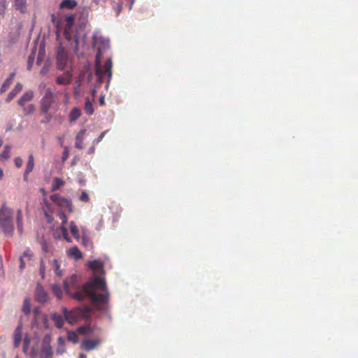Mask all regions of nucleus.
<instances>
[{
	"instance_id": "obj_32",
	"label": "nucleus",
	"mask_w": 358,
	"mask_h": 358,
	"mask_svg": "<svg viewBox=\"0 0 358 358\" xmlns=\"http://www.w3.org/2000/svg\"><path fill=\"white\" fill-rule=\"evenodd\" d=\"M52 265L55 268V273L57 276L61 277L62 275V271L60 269V265L56 259L52 260Z\"/></svg>"
},
{
	"instance_id": "obj_21",
	"label": "nucleus",
	"mask_w": 358,
	"mask_h": 358,
	"mask_svg": "<svg viewBox=\"0 0 358 358\" xmlns=\"http://www.w3.org/2000/svg\"><path fill=\"white\" fill-rule=\"evenodd\" d=\"M84 108H85V113L87 115H92L93 114L94 107H93V104L89 97L85 98Z\"/></svg>"
},
{
	"instance_id": "obj_53",
	"label": "nucleus",
	"mask_w": 358,
	"mask_h": 358,
	"mask_svg": "<svg viewBox=\"0 0 358 358\" xmlns=\"http://www.w3.org/2000/svg\"><path fill=\"white\" fill-rule=\"evenodd\" d=\"M3 177V170L0 168V180H1Z\"/></svg>"
},
{
	"instance_id": "obj_49",
	"label": "nucleus",
	"mask_w": 358,
	"mask_h": 358,
	"mask_svg": "<svg viewBox=\"0 0 358 358\" xmlns=\"http://www.w3.org/2000/svg\"><path fill=\"white\" fill-rule=\"evenodd\" d=\"M74 18L73 15H70L66 17L65 22H73Z\"/></svg>"
},
{
	"instance_id": "obj_57",
	"label": "nucleus",
	"mask_w": 358,
	"mask_h": 358,
	"mask_svg": "<svg viewBox=\"0 0 358 358\" xmlns=\"http://www.w3.org/2000/svg\"><path fill=\"white\" fill-rule=\"evenodd\" d=\"M41 85H43V87L45 86V83H42Z\"/></svg>"
},
{
	"instance_id": "obj_36",
	"label": "nucleus",
	"mask_w": 358,
	"mask_h": 358,
	"mask_svg": "<svg viewBox=\"0 0 358 358\" xmlns=\"http://www.w3.org/2000/svg\"><path fill=\"white\" fill-rule=\"evenodd\" d=\"M58 217L62 220L61 226H66L67 223V217L63 212H60L58 213Z\"/></svg>"
},
{
	"instance_id": "obj_54",
	"label": "nucleus",
	"mask_w": 358,
	"mask_h": 358,
	"mask_svg": "<svg viewBox=\"0 0 358 358\" xmlns=\"http://www.w3.org/2000/svg\"><path fill=\"white\" fill-rule=\"evenodd\" d=\"M78 358H87V356L85 354H80Z\"/></svg>"
},
{
	"instance_id": "obj_24",
	"label": "nucleus",
	"mask_w": 358,
	"mask_h": 358,
	"mask_svg": "<svg viewBox=\"0 0 358 358\" xmlns=\"http://www.w3.org/2000/svg\"><path fill=\"white\" fill-rule=\"evenodd\" d=\"M81 115L80 110L78 108H73L69 114V121L75 122L76 121Z\"/></svg>"
},
{
	"instance_id": "obj_44",
	"label": "nucleus",
	"mask_w": 358,
	"mask_h": 358,
	"mask_svg": "<svg viewBox=\"0 0 358 358\" xmlns=\"http://www.w3.org/2000/svg\"><path fill=\"white\" fill-rule=\"evenodd\" d=\"M69 149H68V148H65V150H64V152L63 156H62V161L63 162L66 161L69 158Z\"/></svg>"
},
{
	"instance_id": "obj_6",
	"label": "nucleus",
	"mask_w": 358,
	"mask_h": 358,
	"mask_svg": "<svg viewBox=\"0 0 358 358\" xmlns=\"http://www.w3.org/2000/svg\"><path fill=\"white\" fill-rule=\"evenodd\" d=\"M55 94L50 88L45 90L40 101V110L42 114H47L55 102Z\"/></svg>"
},
{
	"instance_id": "obj_55",
	"label": "nucleus",
	"mask_w": 358,
	"mask_h": 358,
	"mask_svg": "<svg viewBox=\"0 0 358 358\" xmlns=\"http://www.w3.org/2000/svg\"><path fill=\"white\" fill-rule=\"evenodd\" d=\"M62 341H63V339H62V337H59V338H58V341H59V342H62Z\"/></svg>"
},
{
	"instance_id": "obj_52",
	"label": "nucleus",
	"mask_w": 358,
	"mask_h": 358,
	"mask_svg": "<svg viewBox=\"0 0 358 358\" xmlns=\"http://www.w3.org/2000/svg\"><path fill=\"white\" fill-rule=\"evenodd\" d=\"M29 173H27V171H24V180H27V179H28V175H29Z\"/></svg>"
},
{
	"instance_id": "obj_23",
	"label": "nucleus",
	"mask_w": 358,
	"mask_h": 358,
	"mask_svg": "<svg viewBox=\"0 0 358 358\" xmlns=\"http://www.w3.org/2000/svg\"><path fill=\"white\" fill-rule=\"evenodd\" d=\"M15 8L24 13L27 9V0H15Z\"/></svg>"
},
{
	"instance_id": "obj_42",
	"label": "nucleus",
	"mask_w": 358,
	"mask_h": 358,
	"mask_svg": "<svg viewBox=\"0 0 358 358\" xmlns=\"http://www.w3.org/2000/svg\"><path fill=\"white\" fill-rule=\"evenodd\" d=\"M22 159L20 157H15L14 159V163L17 168L22 166Z\"/></svg>"
},
{
	"instance_id": "obj_40",
	"label": "nucleus",
	"mask_w": 358,
	"mask_h": 358,
	"mask_svg": "<svg viewBox=\"0 0 358 358\" xmlns=\"http://www.w3.org/2000/svg\"><path fill=\"white\" fill-rule=\"evenodd\" d=\"M48 71H49V65L48 64H45L43 66V67L41 69V70L40 71V74L42 76H44L46 73H48Z\"/></svg>"
},
{
	"instance_id": "obj_18",
	"label": "nucleus",
	"mask_w": 358,
	"mask_h": 358,
	"mask_svg": "<svg viewBox=\"0 0 358 358\" xmlns=\"http://www.w3.org/2000/svg\"><path fill=\"white\" fill-rule=\"evenodd\" d=\"M85 132H86L85 129H82L76 135V143H75V146L76 148L80 149V150L83 148V141H84V135H85Z\"/></svg>"
},
{
	"instance_id": "obj_43",
	"label": "nucleus",
	"mask_w": 358,
	"mask_h": 358,
	"mask_svg": "<svg viewBox=\"0 0 358 358\" xmlns=\"http://www.w3.org/2000/svg\"><path fill=\"white\" fill-rule=\"evenodd\" d=\"M90 329L89 326H81L78 329V333L84 334L87 332V330Z\"/></svg>"
},
{
	"instance_id": "obj_38",
	"label": "nucleus",
	"mask_w": 358,
	"mask_h": 358,
	"mask_svg": "<svg viewBox=\"0 0 358 358\" xmlns=\"http://www.w3.org/2000/svg\"><path fill=\"white\" fill-rule=\"evenodd\" d=\"M107 132H108V130H106V131H104L101 132V133L100 134L99 136L97 138H96V139H94V140L93 141V142H92V143H93L94 145H97L99 143H100V142L102 141V139L103 138V137L105 136V135H106V134Z\"/></svg>"
},
{
	"instance_id": "obj_30",
	"label": "nucleus",
	"mask_w": 358,
	"mask_h": 358,
	"mask_svg": "<svg viewBox=\"0 0 358 358\" xmlns=\"http://www.w3.org/2000/svg\"><path fill=\"white\" fill-rule=\"evenodd\" d=\"M53 294L57 296L58 299H61L62 297V290L59 285L55 284L52 287Z\"/></svg>"
},
{
	"instance_id": "obj_31",
	"label": "nucleus",
	"mask_w": 358,
	"mask_h": 358,
	"mask_svg": "<svg viewBox=\"0 0 358 358\" xmlns=\"http://www.w3.org/2000/svg\"><path fill=\"white\" fill-rule=\"evenodd\" d=\"M22 311L25 315H28L31 311L30 302L28 299H25L22 305Z\"/></svg>"
},
{
	"instance_id": "obj_56",
	"label": "nucleus",
	"mask_w": 358,
	"mask_h": 358,
	"mask_svg": "<svg viewBox=\"0 0 358 358\" xmlns=\"http://www.w3.org/2000/svg\"><path fill=\"white\" fill-rule=\"evenodd\" d=\"M52 357H46V356H45V357H41V358H52Z\"/></svg>"
},
{
	"instance_id": "obj_11",
	"label": "nucleus",
	"mask_w": 358,
	"mask_h": 358,
	"mask_svg": "<svg viewBox=\"0 0 358 358\" xmlns=\"http://www.w3.org/2000/svg\"><path fill=\"white\" fill-rule=\"evenodd\" d=\"M48 294L45 291L43 287L41 284H38L35 290V299L41 303H45L48 301Z\"/></svg>"
},
{
	"instance_id": "obj_39",
	"label": "nucleus",
	"mask_w": 358,
	"mask_h": 358,
	"mask_svg": "<svg viewBox=\"0 0 358 358\" xmlns=\"http://www.w3.org/2000/svg\"><path fill=\"white\" fill-rule=\"evenodd\" d=\"M45 264H44L43 260L41 259V262H40V273L43 278L45 276Z\"/></svg>"
},
{
	"instance_id": "obj_48",
	"label": "nucleus",
	"mask_w": 358,
	"mask_h": 358,
	"mask_svg": "<svg viewBox=\"0 0 358 358\" xmlns=\"http://www.w3.org/2000/svg\"><path fill=\"white\" fill-rule=\"evenodd\" d=\"M95 146L96 145H94V144L92 143V145L88 150V154H92L94 152Z\"/></svg>"
},
{
	"instance_id": "obj_33",
	"label": "nucleus",
	"mask_w": 358,
	"mask_h": 358,
	"mask_svg": "<svg viewBox=\"0 0 358 358\" xmlns=\"http://www.w3.org/2000/svg\"><path fill=\"white\" fill-rule=\"evenodd\" d=\"M60 229H61V231H62V236H63V238L68 242V243H71L72 241H71V238L69 237V233H68V230L66 227V226H61L60 227Z\"/></svg>"
},
{
	"instance_id": "obj_1",
	"label": "nucleus",
	"mask_w": 358,
	"mask_h": 358,
	"mask_svg": "<svg viewBox=\"0 0 358 358\" xmlns=\"http://www.w3.org/2000/svg\"><path fill=\"white\" fill-rule=\"evenodd\" d=\"M64 287L66 293L71 298L78 301L89 298L99 310H105L108 306L109 293L106 281L100 276H95L82 285L79 278L73 275L64 280Z\"/></svg>"
},
{
	"instance_id": "obj_25",
	"label": "nucleus",
	"mask_w": 358,
	"mask_h": 358,
	"mask_svg": "<svg viewBox=\"0 0 358 358\" xmlns=\"http://www.w3.org/2000/svg\"><path fill=\"white\" fill-rule=\"evenodd\" d=\"M42 353L46 357H52L53 351L49 343H43L41 348Z\"/></svg>"
},
{
	"instance_id": "obj_29",
	"label": "nucleus",
	"mask_w": 358,
	"mask_h": 358,
	"mask_svg": "<svg viewBox=\"0 0 358 358\" xmlns=\"http://www.w3.org/2000/svg\"><path fill=\"white\" fill-rule=\"evenodd\" d=\"M34 167V156L32 154H30L28 158V162L26 166L25 171H27V173H30Z\"/></svg>"
},
{
	"instance_id": "obj_2",
	"label": "nucleus",
	"mask_w": 358,
	"mask_h": 358,
	"mask_svg": "<svg viewBox=\"0 0 358 358\" xmlns=\"http://www.w3.org/2000/svg\"><path fill=\"white\" fill-rule=\"evenodd\" d=\"M96 45L97 46V52L95 58V74L98 77L99 83L102 82L104 74L107 75L109 81L112 76L113 63L111 59L109 58L106 60L103 68L101 66L102 55L105 50L109 48V41L101 38L96 41Z\"/></svg>"
},
{
	"instance_id": "obj_3",
	"label": "nucleus",
	"mask_w": 358,
	"mask_h": 358,
	"mask_svg": "<svg viewBox=\"0 0 358 358\" xmlns=\"http://www.w3.org/2000/svg\"><path fill=\"white\" fill-rule=\"evenodd\" d=\"M85 24H56V32L57 35L61 33L68 41L73 40L76 43L79 38L84 35Z\"/></svg>"
},
{
	"instance_id": "obj_14",
	"label": "nucleus",
	"mask_w": 358,
	"mask_h": 358,
	"mask_svg": "<svg viewBox=\"0 0 358 358\" xmlns=\"http://www.w3.org/2000/svg\"><path fill=\"white\" fill-rule=\"evenodd\" d=\"M22 90V85L20 83H17L15 87L13 88V90L12 91H10L8 96H7V98L6 99V101L7 103H9L11 100L13 99V98L20 92H21Z\"/></svg>"
},
{
	"instance_id": "obj_51",
	"label": "nucleus",
	"mask_w": 358,
	"mask_h": 358,
	"mask_svg": "<svg viewBox=\"0 0 358 358\" xmlns=\"http://www.w3.org/2000/svg\"><path fill=\"white\" fill-rule=\"evenodd\" d=\"M99 104L101 106H103L105 104V99H104V96H101L99 98Z\"/></svg>"
},
{
	"instance_id": "obj_35",
	"label": "nucleus",
	"mask_w": 358,
	"mask_h": 358,
	"mask_svg": "<svg viewBox=\"0 0 358 358\" xmlns=\"http://www.w3.org/2000/svg\"><path fill=\"white\" fill-rule=\"evenodd\" d=\"M80 201L87 203L90 201V197L86 191L83 190L79 197Z\"/></svg>"
},
{
	"instance_id": "obj_4",
	"label": "nucleus",
	"mask_w": 358,
	"mask_h": 358,
	"mask_svg": "<svg viewBox=\"0 0 358 358\" xmlns=\"http://www.w3.org/2000/svg\"><path fill=\"white\" fill-rule=\"evenodd\" d=\"M14 211L5 203L0 209V230L8 236H13L14 232L13 224Z\"/></svg>"
},
{
	"instance_id": "obj_22",
	"label": "nucleus",
	"mask_w": 358,
	"mask_h": 358,
	"mask_svg": "<svg viewBox=\"0 0 358 358\" xmlns=\"http://www.w3.org/2000/svg\"><path fill=\"white\" fill-rule=\"evenodd\" d=\"M65 184L64 180L60 178H55L52 181V191L55 192L58 190L60 187L64 186Z\"/></svg>"
},
{
	"instance_id": "obj_28",
	"label": "nucleus",
	"mask_w": 358,
	"mask_h": 358,
	"mask_svg": "<svg viewBox=\"0 0 358 358\" xmlns=\"http://www.w3.org/2000/svg\"><path fill=\"white\" fill-rule=\"evenodd\" d=\"M70 231L75 239H80L79 230L74 222H71L70 223Z\"/></svg>"
},
{
	"instance_id": "obj_50",
	"label": "nucleus",
	"mask_w": 358,
	"mask_h": 358,
	"mask_svg": "<svg viewBox=\"0 0 358 358\" xmlns=\"http://www.w3.org/2000/svg\"><path fill=\"white\" fill-rule=\"evenodd\" d=\"M31 256H32V255L30 253L29 250H27V251L24 252V253H23L22 257H23V258H24L25 257H30Z\"/></svg>"
},
{
	"instance_id": "obj_37",
	"label": "nucleus",
	"mask_w": 358,
	"mask_h": 358,
	"mask_svg": "<svg viewBox=\"0 0 358 358\" xmlns=\"http://www.w3.org/2000/svg\"><path fill=\"white\" fill-rule=\"evenodd\" d=\"M67 338L69 341L77 343V335L74 331H69Z\"/></svg>"
},
{
	"instance_id": "obj_58",
	"label": "nucleus",
	"mask_w": 358,
	"mask_h": 358,
	"mask_svg": "<svg viewBox=\"0 0 358 358\" xmlns=\"http://www.w3.org/2000/svg\"><path fill=\"white\" fill-rule=\"evenodd\" d=\"M16 358H17V357H16Z\"/></svg>"
},
{
	"instance_id": "obj_27",
	"label": "nucleus",
	"mask_w": 358,
	"mask_h": 358,
	"mask_svg": "<svg viewBox=\"0 0 358 358\" xmlns=\"http://www.w3.org/2000/svg\"><path fill=\"white\" fill-rule=\"evenodd\" d=\"M88 266L92 270L97 271L102 268L103 264L100 260H93L89 262Z\"/></svg>"
},
{
	"instance_id": "obj_13",
	"label": "nucleus",
	"mask_w": 358,
	"mask_h": 358,
	"mask_svg": "<svg viewBox=\"0 0 358 358\" xmlns=\"http://www.w3.org/2000/svg\"><path fill=\"white\" fill-rule=\"evenodd\" d=\"M22 325L20 323L14 332V347L18 348L22 341Z\"/></svg>"
},
{
	"instance_id": "obj_9",
	"label": "nucleus",
	"mask_w": 358,
	"mask_h": 358,
	"mask_svg": "<svg viewBox=\"0 0 358 358\" xmlns=\"http://www.w3.org/2000/svg\"><path fill=\"white\" fill-rule=\"evenodd\" d=\"M57 65L59 69L64 71L67 65L68 55L65 50L60 48L56 55Z\"/></svg>"
},
{
	"instance_id": "obj_7",
	"label": "nucleus",
	"mask_w": 358,
	"mask_h": 358,
	"mask_svg": "<svg viewBox=\"0 0 358 358\" xmlns=\"http://www.w3.org/2000/svg\"><path fill=\"white\" fill-rule=\"evenodd\" d=\"M34 99V92L28 90L17 101V103L20 106L26 115L33 113L35 110V106L33 104L26 105L27 102L31 101Z\"/></svg>"
},
{
	"instance_id": "obj_19",
	"label": "nucleus",
	"mask_w": 358,
	"mask_h": 358,
	"mask_svg": "<svg viewBox=\"0 0 358 358\" xmlns=\"http://www.w3.org/2000/svg\"><path fill=\"white\" fill-rule=\"evenodd\" d=\"M77 6L76 0H64L60 3L61 9H73Z\"/></svg>"
},
{
	"instance_id": "obj_20",
	"label": "nucleus",
	"mask_w": 358,
	"mask_h": 358,
	"mask_svg": "<svg viewBox=\"0 0 358 358\" xmlns=\"http://www.w3.org/2000/svg\"><path fill=\"white\" fill-rule=\"evenodd\" d=\"M52 320L58 329H62L63 327L64 319L61 315L58 313L53 314L52 315Z\"/></svg>"
},
{
	"instance_id": "obj_8",
	"label": "nucleus",
	"mask_w": 358,
	"mask_h": 358,
	"mask_svg": "<svg viewBox=\"0 0 358 358\" xmlns=\"http://www.w3.org/2000/svg\"><path fill=\"white\" fill-rule=\"evenodd\" d=\"M50 200L56 205L67 208L70 212L72 211V203L70 200L61 196L58 194H54L50 196Z\"/></svg>"
},
{
	"instance_id": "obj_12",
	"label": "nucleus",
	"mask_w": 358,
	"mask_h": 358,
	"mask_svg": "<svg viewBox=\"0 0 358 358\" xmlns=\"http://www.w3.org/2000/svg\"><path fill=\"white\" fill-rule=\"evenodd\" d=\"M72 79V74L69 71L64 72L62 75L56 78V83L58 85H67L70 84Z\"/></svg>"
},
{
	"instance_id": "obj_26",
	"label": "nucleus",
	"mask_w": 358,
	"mask_h": 358,
	"mask_svg": "<svg viewBox=\"0 0 358 358\" xmlns=\"http://www.w3.org/2000/svg\"><path fill=\"white\" fill-rule=\"evenodd\" d=\"M11 146L6 145H5L3 150L0 154V160H7L10 157Z\"/></svg>"
},
{
	"instance_id": "obj_46",
	"label": "nucleus",
	"mask_w": 358,
	"mask_h": 358,
	"mask_svg": "<svg viewBox=\"0 0 358 358\" xmlns=\"http://www.w3.org/2000/svg\"><path fill=\"white\" fill-rule=\"evenodd\" d=\"M64 352V347L63 345L59 347L56 350L57 355H62V354H63Z\"/></svg>"
},
{
	"instance_id": "obj_41",
	"label": "nucleus",
	"mask_w": 358,
	"mask_h": 358,
	"mask_svg": "<svg viewBox=\"0 0 358 358\" xmlns=\"http://www.w3.org/2000/svg\"><path fill=\"white\" fill-rule=\"evenodd\" d=\"M45 115V119L41 121V123H43V124L49 123L51 121V120L52 119V115L50 114H48V113Z\"/></svg>"
},
{
	"instance_id": "obj_15",
	"label": "nucleus",
	"mask_w": 358,
	"mask_h": 358,
	"mask_svg": "<svg viewBox=\"0 0 358 358\" xmlns=\"http://www.w3.org/2000/svg\"><path fill=\"white\" fill-rule=\"evenodd\" d=\"M67 254L69 256L73 257L76 260L82 259L83 254L77 246L71 248L68 251Z\"/></svg>"
},
{
	"instance_id": "obj_16",
	"label": "nucleus",
	"mask_w": 358,
	"mask_h": 358,
	"mask_svg": "<svg viewBox=\"0 0 358 358\" xmlns=\"http://www.w3.org/2000/svg\"><path fill=\"white\" fill-rule=\"evenodd\" d=\"M15 76V73H11L8 78L6 79V80L2 84L1 88H0V94L4 93L11 85L13 83V78Z\"/></svg>"
},
{
	"instance_id": "obj_17",
	"label": "nucleus",
	"mask_w": 358,
	"mask_h": 358,
	"mask_svg": "<svg viewBox=\"0 0 358 358\" xmlns=\"http://www.w3.org/2000/svg\"><path fill=\"white\" fill-rule=\"evenodd\" d=\"M16 222L17 231L20 234H22L23 233V217L20 209H18L16 213Z\"/></svg>"
},
{
	"instance_id": "obj_47",
	"label": "nucleus",
	"mask_w": 358,
	"mask_h": 358,
	"mask_svg": "<svg viewBox=\"0 0 358 358\" xmlns=\"http://www.w3.org/2000/svg\"><path fill=\"white\" fill-rule=\"evenodd\" d=\"M20 268L21 270H22L24 268V266H25V262H24V260L23 259V257H20Z\"/></svg>"
},
{
	"instance_id": "obj_45",
	"label": "nucleus",
	"mask_w": 358,
	"mask_h": 358,
	"mask_svg": "<svg viewBox=\"0 0 358 358\" xmlns=\"http://www.w3.org/2000/svg\"><path fill=\"white\" fill-rule=\"evenodd\" d=\"M34 57H29V59H28V66H27V69L29 70H31V67H32V65H33V63H34Z\"/></svg>"
},
{
	"instance_id": "obj_5",
	"label": "nucleus",
	"mask_w": 358,
	"mask_h": 358,
	"mask_svg": "<svg viewBox=\"0 0 358 358\" xmlns=\"http://www.w3.org/2000/svg\"><path fill=\"white\" fill-rule=\"evenodd\" d=\"M90 313L91 308L87 305L76 307L71 310H68L66 308H63L65 319L71 324L76 323L79 319L90 317Z\"/></svg>"
},
{
	"instance_id": "obj_34",
	"label": "nucleus",
	"mask_w": 358,
	"mask_h": 358,
	"mask_svg": "<svg viewBox=\"0 0 358 358\" xmlns=\"http://www.w3.org/2000/svg\"><path fill=\"white\" fill-rule=\"evenodd\" d=\"M81 244L86 248L92 246V243L85 235H83L82 236Z\"/></svg>"
},
{
	"instance_id": "obj_10",
	"label": "nucleus",
	"mask_w": 358,
	"mask_h": 358,
	"mask_svg": "<svg viewBox=\"0 0 358 358\" xmlns=\"http://www.w3.org/2000/svg\"><path fill=\"white\" fill-rule=\"evenodd\" d=\"M101 343V339L97 338L94 340L85 339L80 344V348L87 351H91L95 350Z\"/></svg>"
}]
</instances>
